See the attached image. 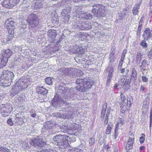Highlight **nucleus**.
<instances>
[{"label": "nucleus", "instance_id": "14", "mask_svg": "<svg viewBox=\"0 0 152 152\" xmlns=\"http://www.w3.org/2000/svg\"><path fill=\"white\" fill-rule=\"evenodd\" d=\"M31 145L35 147H42L45 145V143L40 138H37L33 140L30 143Z\"/></svg>", "mask_w": 152, "mask_h": 152}, {"label": "nucleus", "instance_id": "4", "mask_svg": "<svg viewBox=\"0 0 152 152\" xmlns=\"http://www.w3.org/2000/svg\"><path fill=\"white\" fill-rule=\"evenodd\" d=\"M30 30H36L41 27L39 17L37 14H29L26 20Z\"/></svg>", "mask_w": 152, "mask_h": 152}, {"label": "nucleus", "instance_id": "62", "mask_svg": "<svg viewBox=\"0 0 152 152\" xmlns=\"http://www.w3.org/2000/svg\"><path fill=\"white\" fill-rule=\"evenodd\" d=\"M7 122L8 124L11 126L13 125V123L12 121L11 118H10L8 119L7 121Z\"/></svg>", "mask_w": 152, "mask_h": 152}, {"label": "nucleus", "instance_id": "45", "mask_svg": "<svg viewBox=\"0 0 152 152\" xmlns=\"http://www.w3.org/2000/svg\"><path fill=\"white\" fill-rule=\"evenodd\" d=\"M146 41L144 40H142L140 43V45L142 47L144 48H147L148 45L146 43L145 41Z\"/></svg>", "mask_w": 152, "mask_h": 152}, {"label": "nucleus", "instance_id": "33", "mask_svg": "<svg viewBox=\"0 0 152 152\" xmlns=\"http://www.w3.org/2000/svg\"><path fill=\"white\" fill-rule=\"evenodd\" d=\"M113 126V124L112 122H109L108 124L107 128L105 131V134H109L111 133V128Z\"/></svg>", "mask_w": 152, "mask_h": 152}, {"label": "nucleus", "instance_id": "41", "mask_svg": "<svg viewBox=\"0 0 152 152\" xmlns=\"http://www.w3.org/2000/svg\"><path fill=\"white\" fill-rule=\"evenodd\" d=\"M24 112H21L20 113H19L18 114H17L15 117H19V118H22V119H25V117L24 115Z\"/></svg>", "mask_w": 152, "mask_h": 152}, {"label": "nucleus", "instance_id": "7", "mask_svg": "<svg viewBox=\"0 0 152 152\" xmlns=\"http://www.w3.org/2000/svg\"><path fill=\"white\" fill-rule=\"evenodd\" d=\"M71 9L70 6L67 5L66 6L65 8L62 10L61 15L63 22L65 23L68 22L71 17Z\"/></svg>", "mask_w": 152, "mask_h": 152}, {"label": "nucleus", "instance_id": "53", "mask_svg": "<svg viewBox=\"0 0 152 152\" xmlns=\"http://www.w3.org/2000/svg\"><path fill=\"white\" fill-rule=\"evenodd\" d=\"M134 142V138H132L129 137V139L127 142V144H130L131 145H133Z\"/></svg>", "mask_w": 152, "mask_h": 152}, {"label": "nucleus", "instance_id": "37", "mask_svg": "<svg viewBox=\"0 0 152 152\" xmlns=\"http://www.w3.org/2000/svg\"><path fill=\"white\" fill-rule=\"evenodd\" d=\"M133 101V99L131 96L127 98L126 101V102L127 104V106H129V107H130L131 104H132Z\"/></svg>", "mask_w": 152, "mask_h": 152}, {"label": "nucleus", "instance_id": "56", "mask_svg": "<svg viewBox=\"0 0 152 152\" xmlns=\"http://www.w3.org/2000/svg\"><path fill=\"white\" fill-rule=\"evenodd\" d=\"M120 107H129V106H127V104L126 102H120Z\"/></svg>", "mask_w": 152, "mask_h": 152}, {"label": "nucleus", "instance_id": "47", "mask_svg": "<svg viewBox=\"0 0 152 152\" xmlns=\"http://www.w3.org/2000/svg\"><path fill=\"white\" fill-rule=\"evenodd\" d=\"M46 83L48 85H50L52 84V79L50 77H47L45 79Z\"/></svg>", "mask_w": 152, "mask_h": 152}, {"label": "nucleus", "instance_id": "32", "mask_svg": "<svg viewBox=\"0 0 152 152\" xmlns=\"http://www.w3.org/2000/svg\"><path fill=\"white\" fill-rule=\"evenodd\" d=\"M24 120L22 118H19V117H15L14 121L16 125H21L24 123Z\"/></svg>", "mask_w": 152, "mask_h": 152}, {"label": "nucleus", "instance_id": "48", "mask_svg": "<svg viewBox=\"0 0 152 152\" xmlns=\"http://www.w3.org/2000/svg\"><path fill=\"white\" fill-rule=\"evenodd\" d=\"M148 104H143L142 110L143 111H144L145 113H146L148 110Z\"/></svg>", "mask_w": 152, "mask_h": 152}, {"label": "nucleus", "instance_id": "51", "mask_svg": "<svg viewBox=\"0 0 152 152\" xmlns=\"http://www.w3.org/2000/svg\"><path fill=\"white\" fill-rule=\"evenodd\" d=\"M80 151H82L77 148H72L69 150V152H80Z\"/></svg>", "mask_w": 152, "mask_h": 152}, {"label": "nucleus", "instance_id": "23", "mask_svg": "<svg viewBox=\"0 0 152 152\" xmlns=\"http://www.w3.org/2000/svg\"><path fill=\"white\" fill-rule=\"evenodd\" d=\"M68 145H69V144L68 140L66 138L64 139L63 141H62L60 143H58V145H57L59 148L61 149H64L66 148Z\"/></svg>", "mask_w": 152, "mask_h": 152}, {"label": "nucleus", "instance_id": "5", "mask_svg": "<svg viewBox=\"0 0 152 152\" xmlns=\"http://www.w3.org/2000/svg\"><path fill=\"white\" fill-rule=\"evenodd\" d=\"M14 73L10 71L4 70L2 72L0 77V81L4 86H8L12 82L14 78Z\"/></svg>", "mask_w": 152, "mask_h": 152}, {"label": "nucleus", "instance_id": "13", "mask_svg": "<svg viewBox=\"0 0 152 152\" xmlns=\"http://www.w3.org/2000/svg\"><path fill=\"white\" fill-rule=\"evenodd\" d=\"M68 136L65 135L58 134L56 135L53 137V142L57 145H58V143L63 141Z\"/></svg>", "mask_w": 152, "mask_h": 152}, {"label": "nucleus", "instance_id": "16", "mask_svg": "<svg viewBox=\"0 0 152 152\" xmlns=\"http://www.w3.org/2000/svg\"><path fill=\"white\" fill-rule=\"evenodd\" d=\"M55 124L52 121H48L44 124L42 128V131L44 132L45 130L48 129H52L54 126Z\"/></svg>", "mask_w": 152, "mask_h": 152}, {"label": "nucleus", "instance_id": "11", "mask_svg": "<svg viewBox=\"0 0 152 152\" xmlns=\"http://www.w3.org/2000/svg\"><path fill=\"white\" fill-rule=\"evenodd\" d=\"M13 53L12 51L10 49H4L2 51V55L4 61L5 62H7L9 58L12 56Z\"/></svg>", "mask_w": 152, "mask_h": 152}, {"label": "nucleus", "instance_id": "17", "mask_svg": "<svg viewBox=\"0 0 152 152\" xmlns=\"http://www.w3.org/2000/svg\"><path fill=\"white\" fill-rule=\"evenodd\" d=\"M16 0H4L2 2V5L4 7L10 8L11 7V5H14L16 4L15 2Z\"/></svg>", "mask_w": 152, "mask_h": 152}, {"label": "nucleus", "instance_id": "8", "mask_svg": "<svg viewBox=\"0 0 152 152\" xmlns=\"http://www.w3.org/2000/svg\"><path fill=\"white\" fill-rule=\"evenodd\" d=\"M75 16L79 18L82 20H91L93 17L91 14L84 11H78L76 12Z\"/></svg>", "mask_w": 152, "mask_h": 152}, {"label": "nucleus", "instance_id": "27", "mask_svg": "<svg viewBox=\"0 0 152 152\" xmlns=\"http://www.w3.org/2000/svg\"><path fill=\"white\" fill-rule=\"evenodd\" d=\"M131 81V79L126 78L125 79L123 86V88L124 89L125 91H127L129 89L130 86Z\"/></svg>", "mask_w": 152, "mask_h": 152}, {"label": "nucleus", "instance_id": "58", "mask_svg": "<svg viewBox=\"0 0 152 152\" xmlns=\"http://www.w3.org/2000/svg\"><path fill=\"white\" fill-rule=\"evenodd\" d=\"M148 57L150 59H152V49H151L149 52Z\"/></svg>", "mask_w": 152, "mask_h": 152}, {"label": "nucleus", "instance_id": "30", "mask_svg": "<svg viewBox=\"0 0 152 152\" xmlns=\"http://www.w3.org/2000/svg\"><path fill=\"white\" fill-rule=\"evenodd\" d=\"M82 22L81 20H79L77 21L75 23L73 26V28H77L78 29L81 30V27H82Z\"/></svg>", "mask_w": 152, "mask_h": 152}, {"label": "nucleus", "instance_id": "34", "mask_svg": "<svg viewBox=\"0 0 152 152\" xmlns=\"http://www.w3.org/2000/svg\"><path fill=\"white\" fill-rule=\"evenodd\" d=\"M68 68L62 67L59 70L60 74L63 75H68Z\"/></svg>", "mask_w": 152, "mask_h": 152}, {"label": "nucleus", "instance_id": "26", "mask_svg": "<svg viewBox=\"0 0 152 152\" xmlns=\"http://www.w3.org/2000/svg\"><path fill=\"white\" fill-rule=\"evenodd\" d=\"M107 70L108 72V76L107 77V83H110V79L112 78L113 76V69L112 67L109 66Z\"/></svg>", "mask_w": 152, "mask_h": 152}, {"label": "nucleus", "instance_id": "44", "mask_svg": "<svg viewBox=\"0 0 152 152\" xmlns=\"http://www.w3.org/2000/svg\"><path fill=\"white\" fill-rule=\"evenodd\" d=\"M95 138L92 137L90 138L89 140V145L91 146L94 144L95 142Z\"/></svg>", "mask_w": 152, "mask_h": 152}, {"label": "nucleus", "instance_id": "42", "mask_svg": "<svg viewBox=\"0 0 152 152\" xmlns=\"http://www.w3.org/2000/svg\"><path fill=\"white\" fill-rule=\"evenodd\" d=\"M121 101L120 102H126V98L124 94L122 93H121Z\"/></svg>", "mask_w": 152, "mask_h": 152}, {"label": "nucleus", "instance_id": "39", "mask_svg": "<svg viewBox=\"0 0 152 152\" xmlns=\"http://www.w3.org/2000/svg\"><path fill=\"white\" fill-rule=\"evenodd\" d=\"M118 131V126L117 125H116L115 127V128L114 130V137L115 140L116 139L117 137L118 136V135L119 134Z\"/></svg>", "mask_w": 152, "mask_h": 152}, {"label": "nucleus", "instance_id": "15", "mask_svg": "<svg viewBox=\"0 0 152 152\" xmlns=\"http://www.w3.org/2000/svg\"><path fill=\"white\" fill-rule=\"evenodd\" d=\"M48 39L50 42H52L55 40L57 35L56 30L50 29L48 32Z\"/></svg>", "mask_w": 152, "mask_h": 152}, {"label": "nucleus", "instance_id": "20", "mask_svg": "<svg viewBox=\"0 0 152 152\" xmlns=\"http://www.w3.org/2000/svg\"><path fill=\"white\" fill-rule=\"evenodd\" d=\"M73 89L71 88L70 89H68L66 91L64 97L66 98L67 99H71L74 96L75 93L73 91Z\"/></svg>", "mask_w": 152, "mask_h": 152}, {"label": "nucleus", "instance_id": "63", "mask_svg": "<svg viewBox=\"0 0 152 152\" xmlns=\"http://www.w3.org/2000/svg\"><path fill=\"white\" fill-rule=\"evenodd\" d=\"M83 75V72L80 69H77V72L76 74V76H80Z\"/></svg>", "mask_w": 152, "mask_h": 152}, {"label": "nucleus", "instance_id": "28", "mask_svg": "<svg viewBox=\"0 0 152 152\" xmlns=\"http://www.w3.org/2000/svg\"><path fill=\"white\" fill-rule=\"evenodd\" d=\"M107 106V104L106 103H104L102 106V109L101 111V115H100L101 120L102 121H103L104 119L106 111Z\"/></svg>", "mask_w": 152, "mask_h": 152}, {"label": "nucleus", "instance_id": "46", "mask_svg": "<svg viewBox=\"0 0 152 152\" xmlns=\"http://www.w3.org/2000/svg\"><path fill=\"white\" fill-rule=\"evenodd\" d=\"M0 152H10V150L5 147H0Z\"/></svg>", "mask_w": 152, "mask_h": 152}, {"label": "nucleus", "instance_id": "24", "mask_svg": "<svg viewBox=\"0 0 152 152\" xmlns=\"http://www.w3.org/2000/svg\"><path fill=\"white\" fill-rule=\"evenodd\" d=\"M74 51L75 53L78 54H82L84 53L85 50L81 46H78L76 45L74 48Z\"/></svg>", "mask_w": 152, "mask_h": 152}, {"label": "nucleus", "instance_id": "18", "mask_svg": "<svg viewBox=\"0 0 152 152\" xmlns=\"http://www.w3.org/2000/svg\"><path fill=\"white\" fill-rule=\"evenodd\" d=\"M142 37L145 40L147 41L152 37V34L150 29L149 28H146L144 31Z\"/></svg>", "mask_w": 152, "mask_h": 152}, {"label": "nucleus", "instance_id": "36", "mask_svg": "<svg viewBox=\"0 0 152 152\" xmlns=\"http://www.w3.org/2000/svg\"><path fill=\"white\" fill-rule=\"evenodd\" d=\"M9 33V35L8 38V41H10L13 37V34L14 33V31L12 30H8Z\"/></svg>", "mask_w": 152, "mask_h": 152}, {"label": "nucleus", "instance_id": "40", "mask_svg": "<svg viewBox=\"0 0 152 152\" xmlns=\"http://www.w3.org/2000/svg\"><path fill=\"white\" fill-rule=\"evenodd\" d=\"M110 59V60L109 61V65L107 66V69L104 71L105 72H107V71H108L107 69H108V67L109 66L110 67H112V68L113 69V72L114 71V68L113 67V66H112V63H114L115 62V60L114 59Z\"/></svg>", "mask_w": 152, "mask_h": 152}, {"label": "nucleus", "instance_id": "50", "mask_svg": "<svg viewBox=\"0 0 152 152\" xmlns=\"http://www.w3.org/2000/svg\"><path fill=\"white\" fill-rule=\"evenodd\" d=\"M124 124V120L121 118H120L119 119L116 125L118 126L120 125L121 124V125L122 126Z\"/></svg>", "mask_w": 152, "mask_h": 152}, {"label": "nucleus", "instance_id": "12", "mask_svg": "<svg viewBox=\"0 0 152 152\" xmlns=\"http://www.w3.org/2000/svg\"><path fill=\"white\" fill-rule=\"evenodd\" d=\"M45 0H37L32 5V8L35 10H39L43 7V6L46 3L44 1Z\"/></svg>", "mask_w": 152, "mask_h": 152}, {"label": "nucleus", "instance_id": "61", "mask_svg": "<svg viewBox=\"0 0 152 152\" xmlns=\"http://www.w3.org/2000/svg\"><path fill=\"white\" fill-rule=\"evenodd\" d=\"M142 81L144 82H147L148 81V79L144 76H142Z\"/></svg>", "mask_w": 152, "mask_h": 152}, {"label": "nucleus", "instance_id": "6", "mask_svg": "<svg viewBox=\"0 0 152 152\" xmlns=\"http://www.w3.org/2000/svg\"><path fill=\"white\" fill-rule=\"evenodd\" d=\"M92 13L95 16L97 17H104L106 15V11L105 6L99 4H94L93 6Z\"/></svg>", "mask_w": 152, "mask_h": 152}, {"label": "nucleus", "instance_id": "21", "mask_svg": "<svg viewBox=\"0 0 152 152\" xmlns=\"http://www.w3.org/2000/svg\"><path fill=\"white\" fill-rule=\"evenodd\" d=\"M148 61L146 59H144L141 62V65L140 66V69L142 74H144V71L148 68L147 66L149 65L148 64Z\"/></svg>", "mask_w": 152, "mask_h": 152}, {"label": "nucleus", "instance_id": "10", "mask_svg": "<svg viewBox=\"0 0 152 152\" xmlns=\"http://www.w3.org/2000/svg\"><path fill=\"white\" fill-rule=\"evenodd\" d=\"M15 23L12 18H9L4 23V28H7V30L14 31L15 29Z\"/></svg>", "mask_w": 152, "mask_h": 152}, {"label": "nucleus", "instance_id": "60", "mask_svg": "<svg viewBox=\"0 0 152 152\" xmlns=\"http://www.w3.org/2000/svg\"><path fill=\"white\" fill-rule=\"evenodd\" d=\"M150 127L151 126V124L152 123V110H151V112L150 113Z\"/></svg>", "mask_w": 152, "mask_h": 152}, {"label": "nucleus", "instance_id": "1", "mask_svg": "<svg viewBox=\"0 0 152 152\" xmlns=\"http://www.w3.org/2000/svg\"><path fill=\"white\" fill-rule=\"evenodd\" d=\"M76 83L79 85L75 88V89L80 92L86 91L91 88L94 83V81L91 79L80 78L77 79Z\"/></svg>", "mask_w": 152, "mask_h": 152}, {"label": "nucleus", "instance_id": "35", "mask_svg": "<svg viewBox=\"0 0 152 152\" xmlns=\"http://www.w3.org/2000/svg\"><path fill=\"white\" fill-rule=\"evenodd\" d=\"M137 72L135 69L133 68L132 69V72L131 75V80H133L135 82L137 79Z\"/></svg>", "mask_w": 152, "mask_h": 152}, {"label": "nucleus", "instance_id": "54", "mask_svg": "<svg viewBox=\"0 0 152 152\" xmlns=\"http://www.w3.org/2000/svg\"><path fill=\"white\" fill-rule=\"evenodd\" d=\"M115 53L114 51H112L111 52L109 55V59H115V56H114Z\"/></svg>", "mask_w": 152, "mask_h": 152}, {"label": "nucleus", "instance_id": "43", "mask_svg": "<svg viewBox=\"0 0 152 152\" xmlns=\"http://www.w3.org/2000/svg\"><path fill=\"white\" fill-rule=\"evenodd\" d=\"M89 36V35L86 33H83L80 34V37L83 38V39L86 40L87 37Z\"/></svg>", "mask_w": 152, "mask_h": 152}, {"label": "nucleus", "instance_id": "3", "mask_svg": "<svg viewBox=\"0 0 152 152\" xmlns=\"http://www.w3.org/2000/svg\"><path fill=\"white\" fill-rule=\"evenodd\" d=\"M28 85V81L26 79H20L12 86L10 91V95L14 96L22 90L26 88Z\"/></svg>", "mask_w": 152, "mask_h": 152}, {"label": "nucleus", "instance_id": "31", "mask_svg": "<svg viewBox=\"0 0 152 152\" xmlns=\"http://www.w3.org/2000/svg\"><path fill=\"white\" fill-rule=\"evenodd\" d=\"M111 110V108L110 107H109L107 108L104 121V124L105 125L107 124H108L109 119V115L110 113Z\"/></svg>", "mask_w": 152, "mask_h": 152}, {"label": "nucleus", "instance_id": "59", "mask_svg": "<svg viewBox=\"0 0 152 152\" xmlns=\"http://www.w3.org/2000/svg\"><path fill=\"white\" fill-rule=\"evenodd\" d=\"M65 38V36L64 35H62L61 36V37L58 40L56 44L57 45H58V43L61 41L62 40L64 39Z\"/></svg>", "mask_w": 152, "mask_h": 152}, {"label": "nucleus", "instance_id": "64", "mask_svg": "<svg viewBox=\"0 0 152 152\" xmlns=\"http://www.w3.org/2000/svg\"><path fill=\"white\" fill-rule=\"evenodd\" d=\"M125 80V78H121L120 80L119 81V83L121 85H122L123 84V83L124 82Z\"/></svg>", "mask_w": 152, "mask_h": 152}, {"label": "nucleus", "instance_id": "9", "mask_svg": "<svg viewBox=\"0 0 152 152\" xmlns=\"http://www.w3.org/2000/svg\"><path fill=\"white\" fill-rule=\"evenodd\" d=\"M12 111V108L7 104L0 105V113L3 116H7Z\"/></svg>", "mask_w": 152, "mask_h": 152}, {"label": "nucleus", "instance_id": "38", "mask_svg": "<svg viewBox=\"0 0 152 152\" xmlns=\"http://www.w3.org/2000/svg\"><path fill=\"white\" fill-rule=\"evenodd\" d=\"M51 21L53 23H57L59 22V19L57 15H55L51 19Z\"/></svg>", "mask_w": 152, "mask_h": 152}, {"label": "nucleus", "instance_id": "22", "mask_svg": "<svg viewBox=\"0 0 152 152\" xmlns=\"http://www.w3.org/2000/svg\"><path fill=\"white\" fill-rule=\"evenodd\" d=\"M36 92L38 94L45 95L47 94L48 91L43 87H39L37 88Z\"/></svg>", "mask_w": 152, "mask_h": 152}, {"label": "nucleus", "instance_id": "19", "mask_svg": "<svg viewBox=\"0 0 152 152\" xmlns=\"http://www.w3.org/2000/svg\"><path fill=\"white\" fill-rule=\"evenodd\" d=\"M142 3V1L139 0V2L135 4L132 10V11L133 15H137L139 12V10L140 9V5Z\"/></svg>", "mask_w": 152, "mask_h": 152}, {"label": "nucleus", "instance_id": "2", "mask_svg": "<svg viewBox=\"0 0 152 152\" xmlns=\"http://www.w3.org/2000/svg\"><path fill=\"white\" fill-rule=\"evenodd\" d=\"M67 88L60 85L57 88V90H56V93L54 97L51 101L52 104L55 107H57L60 106L61 102H65L63 99L61 97L63 94H65Z\"/></svg>", "mask_w": 152, "mask_h": 152}, {"label": "nucleus", "instance_id": "52", "mask_svg": "<svg viewBox=\"0 0 152 152\" xmlns=\"http://www.w3.org/2000/svg\"><path fill=\"white\" fill-rule=\"evenodd\" d=\"M142 136L140 138V141L141 143H143L145 140V135L144 134H142Z\"/></svg>", "mask_w": 152, "mask_h": 152}, {"label": "nucleus", "instance_id": "29", "mask_svg": "<svg viewBox=\"0 0 152 152\" xmlns=\"http://www.w3.org/2000/svg\"><path fill=\"white\" fill-rule=\"evenodd\" d=\"M68 75L69 76H75V75H76V74L77 72V69L71 67L68 68Z\"/></svg>", "mask_w": 152, "mask_h": 152}, {"label": "nucleus", "instance_id": "49", "mask_svg": "<svg viewBox=\"0 0 152 152\" xmlns=\"http://www.w3.org/2000/svg\"><path fill=\"white\" fill-rule=\"evenodd\" d=\"M120 107L121 108V112L123 114L125 112L126 110H128L129 109V107Z\"/></svg>", "mask_w": 152, "mask_h": 152}, {"label": "nucleus", "instance_id": "57", "mask_svg": "<svg viewBox=\"0 0 152 152\" xmlns=\"http://www.w3.org/2000/svg\"><path fill=\"white\" fill-rule=\"evenodd\" d=\"M133 148V145H131L130 144H128L126 145V151H129L130 150L132 149Z\"/></svg>", "mask_w": 152, "mask_h": 152}, {"label": "nucleus", "instance_id": "25", "mask_svg": "<svg viewBox=\"0 0 152 152\" xmlns=\"http://www.w3.org/2000/svg\"><path fill=\"white\" fill-rule=\"evenodd\" d=\"M92 28L91 23L88 22H83L82 23L81 30H89Z\"/></svg>", "mask_w": 152, "mask_h": 152}, {"label": "nucleus", "instance_id": "55", "mask_svg": "<svg viewBox=\"0 0 152 152\" xmlns=\"http://www.w3.org/2000/svg\"><path fill=\"white\" fill-rule=\"evenodd\" d=\"M142 54L140 53H138L136 56V59L138 61H140L141 60V58Z\"/></svg>", "mask_w": 152, "mask_h": 152}]
</instances>
